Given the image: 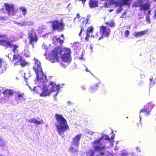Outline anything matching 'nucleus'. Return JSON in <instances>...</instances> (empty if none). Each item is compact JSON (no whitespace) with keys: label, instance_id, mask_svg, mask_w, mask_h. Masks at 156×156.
Instances as JSON below:
<instances>
[{"label":"nucleus","instance_id":"393cba45","mask_svg":"<svg viewBox=\"0 0 156 156\" xmlns=\"http://www.w3.org/2000/svg\"><path fill=\"white\" fill-rule=\"evenodd\" d=\"M119 0H110L109 2L108 3V5H115V7L119 6Z\"/></svg>","mask_w":156,"mask_h":156},{"label":"nucleus","instance_id":"3c124183","mask_svg":"<svg viewBox=\"0 0 156 156\" xmlns=\"http://www.w3.org/2000/svg\"><path fill=\"white\" fill-rule=\"evenodd\" d=\"M115 138V134H113L112 135L111 138V139H114Z\"/></svg>","mask_w":156,"mask_h":156},{"label":"nucleus","instance_id":"8fccbe9b","mask_svg":"<svg viewBox=\"0 0 156 156\" xmlns=\"http://www.w3.org/2000/svg\"><path fill=\"white\" fill-rule=\"evenodd\" d=\"M151 10H149L148 11V14L147 16H148L151 13Z\"/></svg>","mask_w":156,"mask_h":156},{"label":"nucleus","instance_id":"864d4df0","mask_svg":"<svg viewBox=\"0 0 156 156\" xmlns=\"http://www.w3.org/2000/svg\"><path fill=\"white\" fill-rule=\"evenodd\" d=\"M100 154L101 155V156H102L105 153H104V152H101L100 153Z\"/></svg>","mask_w":156,"mask_h":156},{"label":"nucleus","instance_id":"49530a36","mask_svg":"<svg viewBox=\"0 0 156 156\" xmlns=\"http://www.w3.org/2000/svg\"><path fill=\"white\" fill-rule=\"evenodd\" d=\"M86 0H79V1H81L82 2V3L83 4L85 3Z\"/></svg>","mask_w":156,"mask_h":156},{"label":"nucleus","instance_id":"cd10ccee","mask_svg":"<svg viewBox=\"0 0 156 156\" xmlns=\"http://www.w3.org/2000/svg\"><path fill=\"white\" fill-rule=\"evenodd\" d=\"M80 31L79 34V35L80 37L82 36V33L83 32H84L86 29V27L83 25H80Z\"/></svg>","mask_w":156,"mask_h":156},{"label":"nucleus","instance_id":"4c0bfd02","mask_svg":"<svg viewBox=\"0 0 156 156\" xmlns=\"http://www.w3.org/2000/svg\"><path fill=\"white\" fill-rule=\"evenodd\" d=\"M128 153L126 152H123L121 154V156H128Z\"/></svg>","mask_w":156,"mask_h":156},{"label":"nucleus","instance_id":"13d9d810","mask_svg":"<svg viewBox=\"0 0 156 156\" xmlns=\"http://www.w3.org/2000/svg\"><path fill=\"white\" fill-rule=\"evenodd\" d=\"M140 149V148H139V147H136V150H138V149Z\"/></svg>","mask_w":156,"mask_h":156},{"label":"nucleus","instance_id":"f257e3e1","mask_svg":"<svg viewBox=\"0 0 156 156\" xmlns=\"http://www.w3.org/2000/svg\"><path fill=\"white\" fill-rule=\"evenodd\" d=\"M55 117L57 124L55 126L57 132L60 135H62L64 133L69 130V126L66 119L62 115L55 114Z\"/></svg>","mask_w":156,"mask_h":156},{"label":"nucleus","instance_id":"ea45409f","mask_svg":"<svg viewBox=\"0 0 156 156\" xmlns=\"http://www.w3.org/2000/svg\"><path fill=\"white\" fill-rule=\"evenodd\" d=\"M146 20L147 23H150L151 21L149 19V16H146Z\"/></svg>","mask_w":156,"mask_h":156},{"label":"nucleus","instance_id":"680f3d73","mask_svg":"<svg viewBox=\"0 0 156 156\" xmlns=\"http://www.w3.org/2000/svg\"><path fill=\"white\" fill-rule=\"evenodd\" d=\"M113 10V9H111L109 10L110 12H111Z\"/></svg>","mask_w":156,"mask_h":156},{"label":"nucleus","instance_id":"423d86ee","mask_svg":"<svg viewBox=\"0 0 156 156\" xmlns=\"http://www.w3.org/2000/svg\"><path fill=\"white\" fill-rule=\"evenodd\" d=\"M41 90V88L40 87H35L33 89V90L34 91L39 94V95L41 97H44L49 95L51 92L45 86H44L43 87L42 93H40Z\"/></svg>","mask_w":156,"mask_h":156},{"label":"nucleus","instance_id":"a211bd4d","mask_svg":"<svg viewBox=\"0 0 156 156\" xmlns=\"http://www.w3.org/2000/svg\"><path fill=\"white\" fill-rule=\"evenodd\" d=\"M13 93V90L11 89H5L2 92L4 96L8 97L9 98L10 96L12 95Z\"/></svg>","mask_w":156,"mask_h":156},{"label":"nucleus","instance_id":"412c9836","mask_svg":"<svg viewBox=\"0 0 156 156\" xmlns=\"http://www.w3.org/2000/svg\"><path fill=\"white\" fill-rule=\"evenodd\" d=\"M28 122L30 123H35L38 125L42 124L44 122L42 120L40 121H38L37 120L33 118L30 119L28 121Z\"/></svg>","mask_w":156,"mask_h":156},{"label":"nucleus","instance_id":"f704fd0d","mask_svg":"<svg viewBox=\"0 0 156 156\" xmlns=\"http://www.w3.org/2000/svg\"><path fill=\"white\" fill-rule=\"evenodd\" d=\"M87 154H90V156H94V151L91 150L87 153Z\"/></svg>","mask_w":156,"mask_h":156},{"label":"nucleus","instance_id":"5fc2aeb1","mask_svg":"<svg viewBox=\"0 0 156 156\" xmlns=\"http://www.w3.org/2000/svg\"><path fill=\"white\" fill-rule=\"evenodd\" d=\"M130 154L131 155V156H135V154H134L133 153H130Z\"/></svg>","mask_w":156,"mask_h":156},{"label":"nucleus","instance_id":"9b49d317","mask_svg":"<svg viewBox=\"0 0 156 156\" xmlns=\"http://www.w3.org/2000/svg\"><path fill=\"white\" fill-rule=\"evenodd\" d=\"M4 5L5 7L6 11L8 14L9 16L12 15L15 13V6L12 3H5Z\"/></svg>","mask_w":156,"mask_h":156},{"label":"nucleus","instance_id":"de8ad7c7","mask_svg":"<svg viewBox=\"0 0 156 156\" xmlns=\"http://www.w3.org/2000/svg\"><path fill=\"white\" fill-rule=\"evenodd\" d=\"M2 61L1 59H0V68L2 67Z\"/></svg>","mask_w":156,"mask_h":156},{"label":"nucleus","instance_id":"338daca9","mask_svg":"<svg viewBox=\"0 0 156 156\" xmlns=\"http://www.w3.org/2000/svg\"><path fill=\"white\" fill-rule=\"evenodd\" d=\"M63 34H62V35H61V37H63Z\"/></svg>","mask_w":156,"mask_h":156},{"label":"nucleus","instance_id":"a18cd8bd","mask_svg":"<svg viewBox=\"0 0 156 156\" xmlns=\"http://www.w3.org/2000/svg\"><path fill=\"white\" fill-rule=\"evenodd\" d=\"M6 37V35L5 34L2 35L0 34V39L3 38V37Z\"/></svg>","mask_w":156,"mask_h":156},{"label":"nucleus","instance_id":"c756f323","mask_svg":"<svg viewBox=\"0 0 156 156\" xmlns=\"http://www.w3.org/2000/svg\"><path fill=\"white\" fill-rule=\"evenodd\" d=\"M105 24L106 25H108L109 26L112 27H114L115 25V23L113 20H112L109 22H105Z\"/></svg>","mask_w":156,"mask_h":156},{"label":"nucleus","instance_id":"2eb2a0df","mask_svg":"<svg viewBox=\"0 0 156 156\" xmlns=\"http://www.w3.org/2000/svg\"><path fill=\"white\" fill-rule=\"evenodd\" d=\"M93 31V28L92 26H90L87 28L85 33L86 35L85 39L86 41H88L90 36V33H92Z\"/></svg>","mask_w":156,"mask_h":156},{"label":"nucleus","instance_id":"f03ea898","mask_svg":"<svg viewBox=\"0 0 156 156\" xmlns=\"http://www.w3.org/2000/svg\"><path fill=\"white\" fill-rule=\"evenodd\" d=\"M34 60L35 64L33 69L36 74L37 80L42 83L47 82L48 79L45 75L43 73L40 62L36 58H34Z\"/></svg>","mask_w":156,"mask_h":156},{"label":"nucleus","instance_id":"5701e85b","mask_svg":"<svg viewBox=\"0 0 156 156\" xmlns=\"http://www.w3.org/2000/svg\"><path fill=\"white\" fill-rule=\"evenodd\" d=\"M130 2L129 0H119V6L121 7L123 5H125L128 4L130 5Z\"/></svg>","mask_w":156,"mask_h":156},{"label":"nucleus","instance_id":"69168bd1","mask_svg":"<svg viewBox=\"0 0 156 156\" xmlns=\"http://www.w3.org/2000/svg\"><path fill=\"white\" fill-rule=\"evenodd\" d=\"M0 156H3L2 154L0 153Z\"/></svg>","mask_w":156,"mask_h":156},{"label":"nucleus","instance_id":"473e14b6","mask_svg":"<svg viewBox=\"0 0 156 156\" xmlns=\"http://www.w3.org/2000/svg\"><path fill=\"white\" fill-rule=\"evenodd\" d=\"M69 151L72 153H76L78 152V150L75 149L73 147H72L69 148Z\"/></svg>","mask_w":156,"mask_h":156},{"label":"nucleus","instance_id":"9d476101","mask_svg":"<svg viewBox=\"0 0 156 156\" xmlns=\"http://www.w3.org/2000/svg\"><path fill=\"white\" fill-rule=\"evenodd\" d=\"M153 107V105L151 103H148L146 105H145L144 107L141 109L140 111V118L142 115V113H144V115L146 116L149 115Z\"/></svg>","mask_w":156,"mask_h":156},{"label":"nucleus","instance_id":"b1692460","mask_svg":"<svg viewBox=\"0 0 156 156\" xmlns=\"http://www.w3.org/2000/svg\"><path fill=\"white\" fill-rule=\"evenodd\" d=\"M100 83H96L94 85L91 86L89 88V91L90 93H92L96 90L98 87Z\"/></svg>","mask_w":156,"mask_h":156},{"label":"nucleus","instance_id":"72a5a7b5","mask_svg":"<svg viewBox=\"0 0 156 156\" xmlns=\"http://www.w3.org/2000/svg\"><path fill=\"white\" fill-rule=\"evenodd\" d=\"M20 9L22 11L23 15L25 16L27 14V10L26 8L24 7L20 8Z\"/></svg>","mask_w":156,"mask_h":156},{"label":"nucleus","instance_id":"58836bf2","mask_svg":"<svg viewBox=\"0 0 156 156\" xmlns=\"http://www.w3.org/2000/svg\"><path fill=\"white\" fill-rule=\"evenodd\" d=\"M42 48L43 49L45 50L46 51H47V50L48 48L47 47V45L43 44L42 46Z\"/></svg>","mask_w":156,"mask_h":156},{"label":"nucleus","instance_id":"a878e982","mask_svg":"<svg viewBox=\"0 0 156 156\" xmlns=\"http://www.w3.org/2000/svg\"><path fill=\"white\" fill-rule=\"evenodd\" d=\"M97 144H96L95 145H94V151H101L105 149V146H101L99 145L95 146Z\"/></svg>","mask_w":156,"mask_h":156},{"label":"nucleus","instance_id":"f3484780","mask_svg":"<svg viewBox=\"0 0 156 156\" xmlns=\"http://www.w3.org/2000/svg\"><path fill=\"white\" fill-rule=\"evenodd\" d=\"M98 0H90L89 2V5L91 8H94L98 6Z\"/></svg>","mask_w":156,"mask_h":156},{"label":"nucleus","instance_id":"052dcab7","mask_svg":"<svg viewBox=\"0 0 156 156\" xmlns=\"http://www.w3.org/2000/svg\"><path fill=\"white\" fill-rule=\"evenodd\" d=\"M107 3H106V5H105V6H106L107 7H108V6H107Z\"/></svg>","mask_w":156,"mask_h":156},{"label":"nucleus","instance_id":"dca6fc26","mask_svg":"<svg viewBox=\"0 0 156 156\" xmlns=\"http://www.w3.org/2000/svg\"><path fill=\"white\" fill-rule=\"evenodd\" d=\"M104 137H105V140H110V139L108 135H105L102 136L99 139L95 140L93 142H92V144L93 145H95L96 144H99L101 141Z\"/></svg>","mask_w":156,"mask_h":156},{"label":"nucleus","instance_id":"37998d69","mask_svg":"<svg viewBox=\"0 0 156 156\" xmlns=\"http://www.w3.org/2000/svg\"><path fill=\"white\" fill-rule=\"evenodd\" d=\"M19 24H20L21 26L26 25H27V22H24L23 23H19Z\"/></svg>","mask_w":156,"mask_h":156},{"label":"nucleus","instance_id":"4468645a","mask_svg":"<svg viewBox=\"0 0 156 156\" xmlns=\"http://www.w3.org/2000/svg\"><path fill=\"white\" fill-rule=\"evenodd\" d=\"M82 136V134L79 133L73 137L72 139V144L73 146L78 147L79 145L80 141Z\"/></svg>","mask_w":156,"mask_h":156},{"label":"nucleus","instance_id":"603ef678","mask_svg":"<svg viewBox=\"0 0 156 156\" xmlns=\"http://www.w3.org/2000/svg\"><path fill=\"white\" fill-rule=\"evenodd\" d=\"M76 17L78 18H80V14L79 13H77L76 14Z\"/></svg>","mask_w":156,"mask_h":156},{"label":"nucleus","instance_id":"f8f14e48","mask_svg":"<svg viewBox=\"0 0 156 156\" xmlns=\"http://www.w3.org/2000/svg\"><path fill=\"white\" fill-rule=\"evenodd\" d=\"M70 53L71 50L70 49L66 48L64 49V53L62 56V58L64 61L67 62L71 61Z\"/></svg>","mask_w":156,"mask_h":156},{"label":"nucleus","instance_id":"6e6552de","mask_svg":"<svg viewBox=\"0 0 156 156\" xmlns=\"http://www.w3.org/2000/svg\"><path fill=\"white\" fill-rule=\"evenodd\" d=\"M28 38L30 44L34 45L36 43L38 40L37 34L33 29H32L28 33Z\"/></svg>","mask_w":156,"mask_h":156},{"label":"nucleus","instance_id":"c85d7f7f","mask_svg":"<svg viewBox=\"0 0 156 156\" xmlns=\"http://www.w3.org/2000/svg\"><path fill=\"white\" fill-rule=\"evenodd\" d=\"M142 4V2L141 0H140L137 2H135L133 5V6L136 7L141 6Z\"/></svg>","mask_w":156,"mask_h":156},{"label":"nucleus","instance_id":"c03bdc74","mask_svg":"<svg viewBox=\"0 0 156 156\" xmlns=\"http://www.w3.org/2000/svg\"><path fill=\"white\" fill-rule=\"evenodd\" d=\"M87 133L91 135L93 134L94 133V132H92L91 131H88Z\"/></svg>","mask_w":156,"mask_h":156},{"label":"nucleus","instance_id":"774afa93","mask_svg":"<svg viewBox=\"0 0 156 156\" xmlns=\"http://www.w3.org/2000/svg\"><path fill=\"white\" fill-rule=\"evenodd\" d=\"M139 125V124H137V125L138 126Z\"/></svg>","mask_w":156,"mask_h":156},{"label":"nucleus","instance_id":"aec40b11","mask_svg":"<svg viewBox=\"0 0 156 156\" xmlns=\"http://www.w3.org/2000/svg\"><path fill=\"white\" fill-rule=\"evenodd\" d=\"M150 6L151 4L149 2H146L144 4L142 5L140 8V10H146L149 9Z\"/></svg>","mask_w":156,"mask_h":156},{"label":"nucleus","instance_id":"bb28decb","mask_svg":"<svg viewBox=\"0 0 156 156\" xmlns=\"http://www.w3.org/2000/svg\"><path fill=\"white\" fill-rule=\"evenodd\" d=\"M9 98L8 97H6L5 96L3 97H2L0 98V103H5L9 101Z\"/></svg>","mask_w":156,"mask_h":156},{"label":"nucleus","instance_id":"ddd939ff","mask_svg":"<svg viewBox=\"0 0 156 156\" xmlns=\"http://www.w3.org/2000/svg\"><path fill=\"white\" fill-rule=\"evenodd\" d=\"M49 85L51 86L50 87V91L51 92L56 91V94L54 95V96L55 97L57 96L58 93V90L60 89L59 85H57L54 82H51L50 83Z\"/></svg>","mask_w":156,"mask_h":156},{"label":"nucleus","instance_id":"a19ab883","mask_svg":"<svg viewBox=\"0 0 156 156\" xmlns=\"http://www.w3.org/2000/svg\"><path fill=\"white\" fill-rule=\"evenodd\" d=\"M7 19L6 17L5 16H0V20H6Z\"/></svg>","mask_w":156,"mask_h":156},{"label":"nucleus","instance_id":"39448f33","mask_svg":"<svg viewBox=\"0 0 156 156\" xmlns=\"http://www.w3.org/2000/svg\"><path fill=\"white\" fill-rule=\"evenodd\" d=\"M13 41H6L0 40V45L5 47L6 48L9 47L10 48H13L12 50V51L15 53L16 50V49L18 48V46L16 44H13L12 43Z\"/></svg>","mask_w":156,"mask_h":156},{"label":"nucleus","instance_id":"e2e57ef3","mask_svg":"<svg viewBox=\"0 0 156 156\" xmlns=\"http://www.w3.org/2000/svg\"><path fill=\"white\" fill-rule=\"evenodd\" d=\"M87 17H88V18H89V17H90V16L89 15H87Z\"/></svg>","mask_w":156,"mask_h":156},{"label":"nucleus","instance_id":"2f4dec72","mask_svg":"<svg viewBox=\"0 0 156 156\" xmlns=\"http://www.w3.org/2000/svg\"><path fill=\"white\" fill-rule=\"evenodd\" d=\"M6 146L5 142L2 140V139L0 137V147L4 148Z\"/></svg>","mask_w":156,"mask_h":156},{"label":"nucleus","instance_id":"20e7f679","mask_svg":"<svg viewBox=\"0 0 156 156\" xmlns=\"http://www.w3.org/2000/svg\"><path fill=\"white\" fill-rule=\"evenodd\" d=\"M17 60V61L14 63L15 66H17L19 64V62H20V65L22 67H24L29 65L28 62H26L25 59H23L22 56L18 54H15L13 56V61Z\"/></svg>","mask_w":156,"mask_h":156},{"label":"nucleus","instance_id":"4be33fe9","mask_svg":"<svg viewBox=\"0 0 156 156\" xmlns=\"http://www.w3.org/2000/svg\"><path fill=\"white\" fill-rule=\"evenodd\" d=\"M147 31L144 30L139 32H135L134 34L136 37H138L145 35L147 33Z\"/></svg>","mask_w":156,"mask_h":156},{"label":"nucleus","instance_id":"6e6d98bb","mask_svg":"<svg viewBox=\"0 0 156 156\" xmlns=\"http://www.w3.org/2000/svg\"><path fill=\"white\" fill-rule=\"evenodd\" d=\"M86 71L87 72H90V71L87 68H86Z\"/></svg>","mask_w":156,"mask_h":156},{"label":"nucleus","instance_id":"09e8293b","mask_svg":"<svg viewBox=\"0 0 156 156\" xmlns=\"http://www.w3.org/2000/svg\"><path fill=\"white\" fill-rule=\"evenodd\" d=\"M142 83H143L142 81H140L139 82V83H138V85H139V86H140L141 85Z\"/></svg>","mask_w":156,"mask_h":156},{"label":"nucleus","instance_id":"4d7b16f0","mask_svg":"<svg viewBox=\"0 0 156 156\" xmlns=\"http://www.w3.org/2000/svg\"><path fill=\"white\" fill-rule=\"evenodd\" d=\"M153 78L150 79V80L151 81V82H150L151 84V81L153 80Z\"/></svg>","mask_w":156,"mask_h":156},{"label":"nucleus","instance_id":"e433bc0d","mask_svg":"<svg viewBox=\"0 0 156 156\" xmlns=\"http://www.w3.org/2000/svg\"><path fill=\"white\" fill-rule=\"evenodd\" d=\"M122 10V9L121 7H120L116 10V12L117 14L119 13Z\"/></svg>","mask_w":156,"mask_h":156},{"label":"nucleus","instance_id":"7c9ffc66","mask_svg":"<svg viewBox=\"0 0 156 156\" xmlns=\"http://www.w3.org/2000/svg\"><path fill=\"white\" fill-rule=\"evenodd\" d=\"M88 21V18H86L85 20L84 19V18H83V20L82 21L81 24L80 25H83L84 26H86L87 23Z\"/></svg>","mask_w":156,"mask_h":156},{"label":"nucleus","instance_id":"bf43d9fd","mask_svg":"<svg viewBox=\"0 0 156 156\" xmlns=\"http://www.w3.org/2000/svg\"><path fill=\"white\" fill-rule=\"evenodd\" d=\"M154 16L156 17V12H155Z\"/></svg>","mask_w":156,"mask_h":156},{"label":"nucleus","instance_id":"7ed1b4c3","mask_svg":"<svg viewBox=\"0 0 156 156\" xmlns=\"http://www.w3.org/2000/svg\"><path fill=\"white\" fill-rule=\"evenodd\" d=\"M62 52L60 48L58 47H55L51 52V53L46 57L47 59L52 63L58 61V54H61Z\"/></svg>","mask_w":156,"mask_h":156},{"label":"nucleus","instance_id":"6ab92c4d","mask_svg":"<svg viewBox=\"0 0 156 156\" xmlns=\"http://www.w3.org/2000/svg\"><path fill=\"white\" fill-rule=\"evenodd\" d=\"M15 98H17L18 100L20 101L22 100H25V95L24 93H21L18 92L17 96L15 97Z\"/></svg>","mask_w":156,"mask_h":156},{"label":"nucleus","instance_id":"0eeeda50","mask_svg":"<svg viewBox=\"0 0 156 156\" xmlns=\"http://www.w3.org/2000/svg\"><path fill=\"white\" fill-rule=\"evenodd\" d=\"M50 23H52L51 27L53 30H58L61 31L64 29V24L62 21L59 22L58 20H55L51 21Z\"/></svg>","mask_w":156,"mask_h":156},{"label":"nucleus","instance_id":"1a4fd4ad","mask_svg":"<svg viewBox=\"0 0 156 156\" xmlns=\"http://www.w3.org/2000/svg\"><path fill=\"white\" fill-rule=\"evenodd\" d=\"M100 32L101 33V36L99 38V40L102 39L103 37H108L109 36L111 33L110 28L103 25L100 26Z\"/></svg>","mask_w":156,"mask_h":156},{"label":"nucleus","instance_id":"c9c22d12","mask_svg":"<svg viewBox=\"0 0 156 156\" xmlns=\"http://www.w3.org/2000/svg\"><path fill=\"white\" fill-rule=\"evenodd\" d=\"M130 32L128 30H126L124 32V36L126 38H127L129 35Z\"/></svg>","mask_w":156,"mask_h":156},{"label":"nucleus","instance_id":"79ce46f5","mask_svg":"<svg viewBox=\"0 0 156 156\" xmlns=\"http://www.w3.org/2000/svg\"><path fill=\"white\" fill-rule=\"evenodd\" d=\"M57 40H59V43L60 44H62L63 43V40H61L60 38H57Z\"/></svg>","mask_w":156,"mask_h":156},{"label":"nucleus","instance_id":"0e129e2a","mask_svg":"<svg viewBox=\"0 0 156 156\" xmlns=\"http://www.w3.org/2000/svg\"><path fill=\"white\" fill-rule=\"evenodd\" d=\"M123 14H126V12H124L123 13Z\"/></svg>","mask_w":156,"mask_h":156}]
</instances>
